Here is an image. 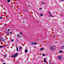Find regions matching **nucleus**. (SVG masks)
<instances>
[{
    "mask_svg": "<svg viewBox=\"0 0 64 64\" xmlns=\"http://www.w3.org/2000/svg\"><path fill=\"white\" fill-rule=\"evenodd\" d=\"M17 55H18V53H16L15 54V55H12V56H13L14 58H15V57H17Z\"/></svg>",
    "mask_w": 64,
    "mask_h": 64,
    "instance_id": "2",
    "label": "nucleus"
},
{
    "mask_svg": "<svg viewBox=\"0 0 64 64\" xmlns=\"http://www.w3.org/2000/svg\"><path fill=\"white\" fill-rule=\"evenodd\" d=\"M5 12L4 13V14H5Z\"/></svg>",
    "mask_w": 64,
    "mask_h": 64,
    "instance_id": "31",
    "label": "nucleus"
},
{
    "mask_svg": "<svg viewBox=\"0 0 64 64\" xmlns=\"http://www.w3.org/2000/svg\"><path fill=\"white\" fill-rule=\"evenodd\" d=\"M23 22L24 23V22Z\"/></svg>",
    "mask_w": 64,
    "mask_h": 64,
    "instance_id": "40",
    "label": "nucleus"
},
{
    "mask_svg": "<svg viewBox=\"0 0 64 64\" xmlns=\"http://www.w3.org/2000/svg\"><path fill=\"white\" fill-rule=\"evenodd\" d=\"M61 57H62V56H58V58L59 59V60H61Z\"/></svg>",
    "mask_w": 64,
    "mask_h": 64,
    "instance_id": "3",
    "label": "nucleus"
},
{
    "mask_svg": "<svg viewBox=\"0 0 64 64\" xmlns=\"http://www.w3.org/2000/svg\"><path fill=\"white\" fill-rule=\"evenodd\" d=\"M62 49H64V46H63L61 48Z\"/></svg>",
    "mask_w": 64,
    "mask_h": 64,
    "instance_id": "8",
    "label": "nucleus"
},
{
    "mask_svg": "<svg viewBox=\"0 0 64 64\" xmlns=\"http://www.w3.org/2000/svg\"><path fill=\"white\" fill-rule=\"evenodd\" d=\"M27 61H28V60H27Z\"/></svg>",
    "mask_w": 64,
    "mask_h": 64,
    "instance_id": "41",
    "label": "nucleus"
},
{
    "mask_svg": "<svg viewBox=\"0 0 64 64\" xmlns=\"http://www.w3.org/2000/svg\"><path fill=\"white\" fill-rule=\"evenodd\" d=\"M7 34H9V32H7Z\"/></svg>",
    "mask_w": 64,
    "mask_h": 64,
    "instance_id": "23",
    "label": "nucleus"
},
{
    "mask_svg": "<svg viewBox=\"0 0 64 64\" xmlns=\"http://www.w3.org/2000/svg\"><path fill=\"white\" fill-rule=\"evenodd\" d=\"M52 64H54L52 63Z\"/></svg>",
    "mask_w": 64,
    "mask_h": 64,
    "instance_id": "36",
    "label": "nucleus"
},
{
    "mask_svg": "<svg viewBox=\"0 0 64 64\" xmlns=\"http://www.w3.org/2000/svg\"><path fill=\"white\" fill-rule=\"evenodd\" d=\"M7 1L8 2H10V0H7Z\"/></svg>",
    "mask_w": 64,
    "mask_h": 64,
    "instance_id": "15",
    "label": "nucleus"
},
{
    "mask_svg": "<svg viewBox=\"0 0 64 64\" xmlns=\"http://www.w3.org/2000/svg\"><path fill=\"white\" fill-rule=\"evenodd\" d=\"M22 32H21V33L20 34V35H22Z\"/></svg>",
    "mask_w": 64,
    "mask_h": 64,
    "instance_id": "25",
    "label": "nucleus"
},
{
    "mask_svg": "<svg viewBox=\"0 0 64 64\" xmlns=\"http://www.w3.org/2000/svg\"><path fill=\"white\" fill-rule=\"evenodd\" d=\"M36 44V43L35 42H32V45H35Z\"/></svg>",
    "mask_w": 64,
    "mask_h": 64,
    "instance_id": "6",
    "label": "nucleus"
},
{
    "mask_svg": "<svg viewBox=\"0 0 64 64\" xmlns=\"http://www.w3.org/2000/svg\"><path fill=\"white\" fill-rule=\"evenodd\" d=\"M42 4H45V3H44V2H42Z\"/></svg>",
    "mask_w": 64,
    "mask_h": 64,
    "instance_id": "18",
    "label": "nucleus"
},
{
    "mask_svg": "<svg viewBox=\"0 0 64 64\" xmlns=\"http://www.w3.org/2000/svg\"><path fill=\"white\" fill-rule=\"evenodd\" d=\"M56 46H52V47H50V49L51 50H54V48L56 47Z\"/></svg>",
    "mask_w": 64,
    "mask_h": 64,
    "instance_id": "1",
    "label": "nucleus"
},
{
    "mask_svg": "<svg viewBox=\"0 0 64 64\" xmlns=\"http://www.w3.org/2000/svg\"><path fill=\"white\" fill-rule=\"evenodd\" d=\"M39 9H40V10H41V8H39Z\"/></svg>",
    "mask_w": 64,
    "mask_h": 64,
    "instance_id": "29",
    "label": "nucleus"
},
{
    "mask_svg": "<svg viewBox=\"0 0 64 64\" xmlns=\"http://www.w3.org/2000/svg\"><path fill=\"white\" fill-rule=\"evenodd\" d=\"M3 64H5V63H4Z\"/></svg>",
    "mask_w": 64,
    "mask_h": 64,
    "instance_id": "35",
    "label": "nucleus"
},
{
    "mask_svg": "<svg viewBox=\"0 0 64 64\" xmlns=\"http://www.w3.org/2000/svg\"><path fill=\"white\" fill-rule=\"evenodd\" d=\"M25 52H28V50H27V49L26 50H25Z\"/></svg>",
    "mask_w": 64,
    "mask_h": 64,
    "instance_id": "11",
    "label": "nucleus"
},
{
    "mask_svg": "<svg viewBox=\"0 0 64 64\" xmlns=\"http://www.w3.org/2000/svg\"><path fill=\"white\" fill-rule=\"evenodd\" d=\"M34 48H35V47H34Z\"/></svg>",
    "mask_w": 64,
    "mask_h": 64,
    "instance_id": "42",
    "label": "nucleus"
},
{
    "mask_svg": "<svg viewBox=\"0 0 64 64\" xmlns=\"http://www.w3.org/2000/svg\"><path fill=\"white\" fill-rule=\"evenodd\" d=\"M60 16H62V14H60Z\"/></svg>",
    "mask_w": 64,
    "mask_h": 64,
    "instance_id": "33",
    "label": "nucleus"
},
{
    "mask_svg": "<svg viewBox=\"0 0 64 64\" xmlns=\"http://www.w3.org/2000/svg\"><path fill=\"white\" fill-rule=\"evenodd\" d=\"M14 41V40L13 39L12 40V42H13Z\"/></svg>",
    "mask_w": 64,
    "mask_h": 64,
    "instance_id": "24",
    "label": "nucleus"
},
{
    "mask_svg": "<svg viewBox=\"0 0 64 64\" xmlns=\"http://www.w3.org/2000/svg\"><path fill=\"white\" fill-rule=\"evenodd\" d=\"M0 42H1V41H0Z\"/></svg>",
    "mask_w": 64,
    "mask_h": 64,
    "instance_id": "38",
    "label": "nucleus"
},
{
    "mask_svg": "<svg viewBox=\"0 0 64 64\" xmlns=\"http://www.w3.org/2000/svg\"><path fill=\"white\" fill-rule=\"evenodd\" d=\"M17 36H18V37H20V36L19 35V34H17Z\"/></svg>",
    "mask_w": 64,
    "mask_h": 64,
    "instance_id": "17",
    "label": "nucleus"
},
{
    "mask_svg": "<svg viewBox=\"0 0 64 64\" xmlns=\"http://www.w3.org/2000/svg\"><path fill=\"white\" fill-rule=\"evenodd\" d=\"M49 17H54L52 15V14H49Z\"/></svg>",
    "mask_w": 64,
    "mask_h": 64,
    "instance_id": "4",
    "label": "nucleus"
},
{
    "mask_svg": "<svg viewBox=\"0 0 64 64\" xmlns=\"http://www.w3.org/2000/svg\"><path fill=\"white\" fill-rule=\"evenodd\" d=\"M22 48V47L21 46H20V50H21V49Z\"/></svg>",
    "mask_w": 64,
    "mask_h": 64,
    "instance_id": "13",
    "label": "nucleus"
},
{
    "mask_svg": "<svg viewBox=\"0 0 64 64\" xmlns=\"http://www.w3.org/2000/svg\"><path fill=\"white\" fill-rule=\"evenodd\" d=\"M60 1H64V0H60Z\"/></svg>",
    "mask_w": 64,
    "mask_h": 64,
    "instance_id": "20",
    "label": "nucleus"
},
{
    "mask_svg": "<svg viewBox=\"0 0 64 64\" xmlns=\"http://www.w3.org/2000/svg\"><path fill=\"white\" fill-rule=\"evenodd\" d=\"M44 49V48H41L40 50V51H42V50H43Z\"/></svg>",
    "mask_w": 64,
    "mask_h": 64,
    "instance_id": "10",
    "label": "nucleus"
},
{
    "mask_svg": "<svg viewBox=\"0 0 64 64\" xmlns=\"http://www.w3.org/2000/svg\"><path fill=\"white\" fill-rule=\"evenodd\" d=\"M10 57H13V56H11Z\"/></svg>",
    "mask_w": 64,
    "mask_h": 64,
    "instance_id": "32",
    "label": "nucleus"
},
{
    "mask_svg": "<svg viewBox=\"0 0 64 64\" xmlns=\"http://www.w3.org/2000/svg\"><path fill=\"white\" fill-rule=\"evenodd\" d=\"M0 29H1V28H0Z\"/></svg>",
    "mask_w": 64,
    "mask_h": 64,
    "instance_id": "39",
    "label": "nucleus"
},
{
    "mask_svg": "<svg viewBox=\"0 0 64 64\" xmlns=\"http://www.w3.org/2000/svg\"><path fill=\"white\" fill-rule=\"evenodd\" d=\"M48 13H49V14H50V12H49Z\"/></svg>",
    "mask_w": 64,
    "mask_h": 64,
    "instance_id": "28",
    "label": "nucleus"
},
{
    "mask_svg": "<svg viewBox=\"0 0 64 64\" xmlns=\"http://www.w3.org/2000/svg\"><path fill=\"white\" fill-rule=\"evenodd\" d=\"M4 57H6V54L4 55Z\"/></svg>",
    "mask_w": 64,
    "mask_h": 64,
    "instance_id": "22",
    "label": "nucleus"
},
{
    "mask_svg": "<svg viewBox=\"0 0 64 64\" xmlns=\"http://www.w3.org/2000/svg\"><path fill=\"white\" fill-rule=\"evenodd\" d=\"M9 30H10V29H8V31H9Z\"/></svg>",
    "mask_w": 64,
    "mask_h": 64,
    "instance_id": "26",
    "label": "nucleus"
},
{
    "mask_svg": "<svg viewBox=\"0 0 64 64\" xmlns=\"http://www.w3.org/2000/svg\"><path fill=\"white\" fill-rule=\"evenodd\" d=\"M46 59L44 58V61L45 62V63H47V62L46 61Z\"/></svg>",
    "mask_w": 64,
    "mask_h": 64,
    "instance_id": "7",
    "label": "nucleus"
},
{
    "mask_svg": "<svg viewBox=\"0 0 64 64\" xmlns=\"http://www.w3.org/2000/svg\"><path fill=\"white\" fill-rule=\"evenodd\" d=\"M0 39L2 40V41H3V42L5 41V39H4L3 38H0Z\"/></svg>",
    "mask_w": 64,
    "mask_h": 64,
    "instance_id": "5",
    "label": "nucleus"
},
{
    "mask_svg": "<svg viewBox=\"0 0 64 64\" xmlns=\"http://www.w3.org/2000/svg\"><path fill=\"white\" fill-rule=\"evenodd\" d=\"M60 53H61V52H62V50L60 51Z\"/></svg>",
    "mask_w": 64,
    "mask_h": 64,
    "instance_id": "21",
    "label": "nucleus"
},
{
    "mask_svg": "<svg viewBox=\"0 0 64 64\" xmlns=\"http://www.w3.org/2000/svg\"><path fill=\"white\" fill-rule=\"evenodd\" d=\"M29 6H30V5H28Z\"/></svg>",
    "mask_w": 64,
    "mask_h": 64,
    "instance_id": "37",
    "label": "nucleus"
},
{
    "mask_svg": "<svg viewBox=\"0 0 64 64\" xmlns=\"http://www.w3.org/2000/svg\"><path fill=\"white\" fill-rule=\"evenodd\" d=\"M16 51H18V47H16Z\"/></svg>",
    "mask_w": 64,
    "mask_h": 64,
    "instance_id": "14",
    "label": "nucleus"
},
{
    "mask_svg": "<svg viewBox=\"0 0 64 64\" xmlns=\"http://www.w3.org/2000/svg\"><path fill=\"white\" fill-rule=\"evenodd\" d=\"M42 56H45V54H42Z\"/></svg>",
    "mask_w": 64,
    "mask_h": 64,
    "instance_id": "12",
    "label": "nucleus"
},
{
    "mask_svg": "<svg viewBox=\"0 0 64 64\" xmlns=\"http://www.w3.org/2000/svg\"><path fill=\"white\" fill-rule=\"evenodd\" d=\"M10 33L11 34L12 33V32H10Z\"/></svg>",
    "mask_w": 64,
    "mask_h": 64,
    "instance_id": "30",
    "label": "nucleus"
},
{
    "mask_svg": "<svg viewBox=\"0 0 64 64\" xmlns=\"http://www.w3.org/2000/svg\"><path fill=\"white\" fill-rule=\"evenodd\" d=\"M16 40H17V39L16 38Z\"/></svg>",
    "mask_w": 64,
    "mask_h": 64,
    "instance_id": "34",
    "label": "nucleus"
},
{
    "mask_svg": "<svg viewBox=\"0 0 64 64\" xmlns=\"http://www.w3.org/2000/svg\"><path fill=\"white\" fill-rule=\"evenodd\" d=\"M1 60H3V59H0V60L1 61Z\"/></svg>",
    "mask_w": 64,
    "mask_h": 64,
    "instance_id": "27",
    "label": "nucleus"
},
{
    "mask_svg": "<svg viewBox=\"0 0 64 64\" xmlns=\"http://www.w3.org/2000/svg\"><path fill=\"white\" fill-rule=\"evenodd\" d=\"M43 14H40V16H41V17H42L43 16Z\"/></svg>",
    "mask_w": 64,
    "mask_h": 64,
    "instance_id": "16",
    "label": "nucleus"
},
{
    "mask_svg": "<svg viewBox=\"0 0 64 64\" xmlns=\"http://www.w3.org/2000/svg\"><path fill=\"white\" fill-rule=\"evenodd\" d=\"M0 19H3V18L2 17H0Z\"/></svg>",
    "mask_w": 64,
    "mask_h": 64,
    "instance_id": "19",
    "label": "nucleus"
},
{
    "mask_svg": "<svg viewBox=\"0 0 64 64\" xmlns=\"http://www.w3.org/2000/svg\"><path fill=\"white\" fill-rule=\"evenodd\" d=\"M5 46H0V48H2V47H5Z\"/></svg>",
    "mask_w": 64,
    "mask_h": 64,
    "instance_id": "9",
    "label": "nucleus"
}]
</instances>
